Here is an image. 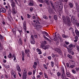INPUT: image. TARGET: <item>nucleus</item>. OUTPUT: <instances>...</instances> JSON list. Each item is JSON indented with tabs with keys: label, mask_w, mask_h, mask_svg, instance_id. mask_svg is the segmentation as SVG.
Wrapping results in <instances>:
<instances>
[{
	"label": "nucleus",
	"mask_w": 79,
	"mask_h": 79,
	"mask_svg": "<svg viewBox=\"0 0 79 79\" xmlns=\"http://www.w3.org/2000/svg\"><path fill=\"white\" fill-rule=\"evenodd\" d=\"M62 19L64 23H66V21H67V23L69 25L71 24V21H70V18L68 17V16H66V19L65 18V16L64 15L62 16Z\"/></svg>",
	"instance_id": "obj_1"
},
{
	"label": "nucleus",
	"mask_w": 79,
	"mask_h": 79,
	"mask_svg": "<svg viewBox=\"0 0 79 79\" xmlns=\"http://www.w3.org/2000/svg\"><path fill=\"white\" fill-rule=\"evenodd\" d=\"M54 40L56 41V44H58L60 42H62V38H61L60 37H59L57 39V38H56L54 39Z\"/></svg>",
	"instance_id": "obj_2"
},
{
	"label": "nucleus",
	"mask_w": 79,
	"mask_h": 79,
	"mask_svg": "<svg viewBox=\"0 0 79 79\" xmlns=\"http://www.w3.org/2000/svg\"><path fill=\"white\" fill-rule=\"evenodd\" d=\"M40 47L41 48H42L43 49L45 50L48 49L49 47H50V46L48 45H45L43 44H41Z\"/></svg>",
	"instance_id": "obj_3"
},
{
	"label": "nucleus",
	"mask_w": 79,
	"mask_h": 79,
	"mask_svg": "<svg viewBox=\"0 0 79 79\" xmlns=\"http://www.w3.org/2000/svg\"><path fill=\"white\" fill-rule=\"evenodd\" d=\"M23 29H24V30L25 32H26V30L27 29V27H26L27 26L26 25V22L24 21L23 22Z\"/></svg>",
	"instance_id": "obj_4"
},
{
	"label": "nucleus",
	"mask_w": 79,
	"mask_h": 79,
	"mask_svg": "<svg viewBox=\"0 0 79 79\" xmlns=\"http://www.w3.org/2000/svg\"><path fill=\"white\" fill-rule=\"evenodd\" d=\"M27 74V72L26 71V70H24L23 73V79H26Z\"/></svg>",
	"instance_id": "obj_5"
},
{
	"label": "nucleus",
	"mask_w": 79,
	"mask_h": 79,
	"mask_svg": "<svg viewBox=\"0 0 79 79\" xmlns=\"http://www.w3.org/2000/svg\"><path fill=\"white\" fill-rule=\"evenodd\" d=\"M76 17L74 16H72L71 17V21L72 23H75V22L76 21Z\"/></svg>",
	"instance_id": "obj_6"
},
{
	"label": "nucleus",
	"mask_w": 79,
	"mask_h": 79,
	"mask_svg": "<svg viewBox=\"0 0 79 79\" xmlns=\"http://www.w3.org/2000/svg\"><path fill=\"white\" fill-rule=\"evenodd\" d=\"M54 50L56 51V52H57L60 55H61V54H62V51H61V50L58 48H55Z\"/></svg>",
	"instance_id": "obj_7"
},
{
	"label": "nucleus",
	"mask_w": 79,
	"mask_h": 79,
	"mask_svg": "<svg viewBox=\"0 0 79 79\" xmlns=\"http://www.w3.org/2000/svg\"><path fill=\"white\" fill-rule=\"evenodd\" d=\"M76 47V45L74 44H70L68 46V48L70 49H73V48H74V47Z\"/></svg>",
	"instance_id": "obj_8"
},
{
	"label": "nucleus",
	"mask_w": 79,
	"mask_h": 79,
	"mask_svg": "<svg viewBox=\"0 0 79 79\" xmlns=\"http://www.w3.org/2000/svg\"><path fill=\"white\" fill-rule=\"evenodd\" d=\"M16 69L18 72L20 73L21 71V68H20V67H19V65H17Z\"/></svg>",
	"instance_id": "obj_9"
},
{
	"label": "nucleus",
	"mask_w": 79,
	"mask_h": 79,
	"mask_svg": "<svg viewBox=\"0 0 79 79\" xmlns=\"http://www.w3.org/2000/svg\"><path fill=\"white\" fill-rule=\"evenodd\" d=\"M28 5L31 6H33L34 5V1L32 0H31L30 1L29 3H28Z\"/></svg>",
	"instance_id": "obj_10"
},
{
	"label": "nucleus",
	"mask_w": 79,
	"mask_h": 79,
	"mask_svg": "<svg viewBox=\"0 0 79 79\" xmlns=\"http://www.w3.org/2000/svg\"><path fill=\"white\" fill-rule=\"evenodd\" d=\"M50 2L52 7V8L54 10V11H56V9H55V6L53 5V2H52V1H50Z\"/></svg>",
	"instance_id": "obj_11"
},
{
	"label": "nucleus",
	"mask_w": 79,
	"mask_h": 79,
	"mask_svg": "<svg viewBox=\"0 0 79 79\" xmlns=\"http://www.w3.org/2000/svg\"><path fill=\"white\" fill-rule=\"evenodd\" d=\"M19 45H23V41L21 40V38H20L19 40Z\"/></svg>",
	"instance_id": "obj_12"
},
{
	"label": "nucleus",
	"mask_w": 79,
	"mask_h": 79,
	"mask_svg": "<svg viewBox=\"0 0 79 79\" xmlns=\"http://www.w3.org/2000/svg\"><path fill=\"white\" fill-rule=\"evenodd\" d=\"M43 37H44V39H45V40H47V41H48L49 42H52V41H51L49 39H48L47 37H46L45 35H43Z\"/></svg>",
	"instance_id": "obj_13"
},
{
	"label": "nucleus",
	"mask_w": 79,
	"mask_h": 79,
	"mask_svg": "<svg viewBox=\"0 0 79 79\" xmlns=\"http://www.w3.org/2000/svg\"><path fill=\"white\" fill-rule=\"evenodd\" d=\"M0 11L2 13H5L6 9L3 8H2L0 9Z\"/></svg>",
	"instance_id": "obj_14"
},
{
	"label": "nucleus",
	"mask_w": 79,
	"mask_h": 79,
	"mask_svg": "<svg viewBox=\"0 0 79 79\" xmlns=\"http://www.w3.org/2000/svg\"><path fill=\"white\" fill-rule=\"evenodd\" d=\"M61 78L62 79H65L66 76H65V74L63 73V74L61 75Z\"/></svg>",
	"instance_id": "obj_15"
},
{
	"label": "nucleus",
	"mask_w": 79,
	"mask_h": 79,
	"mask_svg": "<svg viewBox=\"0 0 79 79\" xmlns=\"http://www.w3.org/2000/svg\"><path fill=\"white\" fill-rule=\"evenodd\" d=\"M12 11H13L14 15H15L16 14V10H15V8H12Z\"/></svg>",
	"instance_id": "obj_16"
},
{
	"label": "nucleus",
	"mask_w": 79,
	"mask_h": 79,
	"mask_svg": "<svg viewBox=\"0 0 79 79\" xmlns=\"http://www.w3.org/2000/svg\"><path fill=\"white\" fill-rule=\"evenodd\" d=\"M30 42L31 44H35V41L32 39H30Z\"/></svg>",
	"instance_id": "obj_17"
},
{
	"label": "nucleus",
	"mask_w": 79,
	"mask_h": 79,
	"mask_svg": "<svg viewBox=\"0 0 79 79\" xmlns=\"http://www.w3.org/2000/svg\"><path fill=\"white\" fill-rule=\"evenodd\" d=\"M11 5L12 8H14L15 6V2L11 3Z\"/></svg>",
	"instance_id": "obj_18"
},
{
	"label": "nucleus",
	"mask_w": 79,
	"mask_h": 79,
	"mask_svg": "<svg viewBox=\"0 0 79 79\" xmlns=\"http://www.w3.org/2000/svg\"><path fill=\"white\" fill-rule=\"evenodd\" d=\"M62 9H63V6H59V11H61Z\"/></svg>",
	"instance_id": "obj_19"
},
{
	"label": "nucleus",
	"mask_w": 79,
	"mask_h": 79,
	"mask_svg": "<svg viewBox=\"0 0 79 79\" xmlns=\"http://www.w3.org/2000/svg\"><path fill=\"white\" fill-rule=\"evenodd\" d=\"M66 74L67 77H70L71 76V75H70V73L69 72H67Z\"/></svg>",
	"instance_id": "obj_20"
},
{
	"label": "nucleus",
	"mask_w": 79,
	"mask_h": 79,
	"mask_svg": "<svg viewBox=\"0 0 79 79\" xmlns=\"http://www.w3.org/2000/svg\"><path fill=\"white\" fill-rule=\"evenodd\" d=\"M75 32L76 34H77V35H79V32L76 29L75 30Z\"/></svg>",
	"instance_id": "obj_21"
},
{
	"label": "nucleus",
	"mask_w": 79,
	"mask_h": 79,
	"mask_svg": "<svg viewBox=\"0 0 79 79\" xmlns=\"http://www.w3.org/2000/svg\"><path fill=\"white\" fill-rule=\"evenodd\" d=\"M69 5L70 6V8H72L73 7V4L71 3H69Z\"/></svg>",
	"instance_id": "obj_22"
},
{
	"label": "nucleus",
	"mask_w": 79,
	"mask_h": 79,
	"mask_svg": "<svg viewBox=\"0 0 79 79\" xmlns=\"http://www.w3.org/2000/svg\"><path fill=\"white\" fill-rule=\"evenodd\" d=\"M29 52H30V50H29V49L25 50V52L26 53V54H27V53H29Z\"/></svg>",
	"instance_id": "obj_23"
},
{
	"label": "nucleus",
	"mask_w": 79,
	"mask_h": 79,
	"mask_svg": "<svg viewBox=\"0 0 79 79\" xmlns=\"http://www.w3.org/2000/svg\"><path fill=\"white\" fill-rule=\"evenodd\" d=\"M69 30H71V31H72V32H73V34H74V29L73 28H72V27L70 28Z\"/></svg>",
	"instance_id": "obj_24"
},
{
	"label": "nucleus",
	"mask_w": 79,
	"mask_h": 79,
	"mask_svg": "<svg viewBox=\"0 0 79 79\" xmlns=\"http://www.w3.org/2000/svg\"><path fill=\"white\" fill-rule=\"evenodd\" d=\"M62 37L63 38H67L68 37V36L67 35H65L64 34H62Z\"/></svg>",
	"instance_id": "obj_25"
},
{
	"label": "nucleus",
	"mask_w": 79,
	"mask_h": 79,
	"mask_svg": "<svg viewBox=\"0 0 79 79\" xmlns=\"http://www.w3.org/2000/svg\"><path fill=\"white\" fill-rule=\"evenodd\" d=\"M76 8H79V4L77 2H76L75 3Z\"/></svg>",
	"instance_id": "obj_26"
},
{
	"label": "nucleus",
	"mask_w": 79,
	"mask_h": 79,
	"mask_svg": "<svg viewBox=\"0 0 79 79\" xmlns=\"http://www.w3.org/2000/svg\"><path fill=\"white\" fill-rule=\"evenodd\" d=\"M54 18L55 20H57V19H58V16H57V15H55L54 16Z\"/></svg>",
	"instance_id": "obj_27"
},
{
	"label": "nucleus",
	"mask_w": 79,
	"mask_h": 79,
	"mask_svg": "<svg viewBox=\"0 0 79 79\" xmlns=\"http://www.w3.org/2000/svg\"><path fill=\"white\" fill-rule=\"evenodd\" d=\"M46 44H47V41H44L42 43L41 45H46Z\"/></svg>",
	"instance_id": "obj_28"
},
{
	"label": "nucleus",
	"mask_w": 79,
	"mask_h": 79,
	"mask_svg": "<svg viewBox=\"0 0 79 79\" xmlns=\"http://www.w3.org/2000/svg\"><path fill=\"white\" fill-rule=\"evenodd\" d=\"M76 48L77 52H79V46L77 45L76 46Z\"/></svg>",
	"instance_id": "obj_29"
},
{
	"label": "nucleus",
	"mask_w": 79,
	"mask_h": 79,
	"mask_svg": "<svg viewBox=\"0 0 79 79\" xmlns=\"http://www.w3.org/2000/svg\"><path fill=\"white\" fill-rule=\"evenodd\" d=\"M16 30L15 29H13L12 32L15 34H16Z\"/></svg>",
	"instance_id": "obj_30"
},
{
	"label": "nucleus",
	"mask_w": 79,
	"mask_h": 79,
	"mask_svg": "<svg viewBox=\"0 0 79 79\" xmlns=\"http://www.w3.org/2000/svg\"><path fill=\"white\" fill-rule=\"evenodd\" d=\"M68 51L69 53H71V52H72V49H71L70 48H68Z\"/></svg>",
	"instance_id": "obj_31"
},
{
	"label": "nucleus",
	"mask_w": 79,
	"mask_h": 79,
	"mask_svg": "<svg viewBox=\"0 0 79 79\" xmlns=\"http://www.w3.org/2000/svg\"><path fill=\"white\" fill-rule=\"evenodd\" d=\"M75 67V65H71L69 67V68H70V69H72V68H74Z\"/></svg>",
	"instance_id": "obj_32"
},
{
	"label": "nucleus",
	"mask_w": 79,
	"mask_h": 79,
	"mask_svg": "<svg viewBox=\"0 0 79 79\" xmlns=\"http://www.w3.org/2000/svg\"><path fill=\"white\" fill-rule=\"evenodd\" d=\"M67 56L69 58H70V59H72V58H73V57L72 56L70 55L69 54L67 55Z\"/></svg>",
	"instance_id": "obj_33"
},
{
	"label": "nucleus",
	"mask_w": 79,
	"mask_h": 79,
	"mask_svg": "<svg viewBox=\"0 0 79 79\" xmlns=\"http://www.w3.org/2000/svg\"><path fill=\"white\" fill-rule=\"evenodd\" d=\"M43 18L44 19H48V18L46 15H43Z\"/></svg>",
	"instance_id": "obj_34"
},
{
	"label": "nucleus",
	"mask_w": 79,
	"mask_h": 79,
	"mask_svg": "<svg viewBox=\"0 0 79 79\" xmlns=\"http://www.w3.org/2000/svg\"><path fill=\"white\" fill-rule=\"evenodd\" d=\"M43 66H44V68L46 69H48V68H47V66L46 65V64H44Z\"/></svg>",
	"instance_id": "obj_35"
},
{
	"label": "nucleus",
	"mask_w": 79,
	"mask_h": 79,
	"mask_svg": "<svg viewBox=\"0 0 79 79\" xmlns=\"http://www.w3.org/2000/svg\"><path fill=\"white\" fill-rule=\"evenodd\" d=\"M22 57H24V51H22Z\"/></svg>",
	"instance_id": "obj_36"
},
{
	"label": "nucleus",
	"mask_w": 79,
	"mask_h": 79,
	"mask_svg": "<svg viewBox=\"0 0 79 79\" xmlns=\"http://www.w3.org/2000/svg\"><path fill=\"white\" fill-rule=\"evenodd\" d=\"M33 22H34V23H36V25H37V24H38V23L39 24V21H37V22H36L35 20H34Z\"/></svg>",
	"instance_id": "obj_37"
},
{
	"label": "nucleus",
	"mask_w": 79,
	"mask_h": 79,
	"mask_svg": "<svg viewBox=\"0 0 79 79\" xmlns=\"http://www.w3.org/2000/svg\"><path fill=\"white\" fill-rule=\"evenodd\" d=\"M12 55L11 53H10L9 55H8V58H11V57H12Z\"/></svg>",
	"instance_id": "obj_38"
},
{
	"label": "nucleus",
	"mask_w": 79,
	"mask_h": 79,
	"mask_svg": "<svg viewBox=\"0 0 79 79\" xmlns=\"http://www.w3.org/2000/svg\"><path fill=\"white\" fill-rule=\"evenodd\" d=\"M44 76L45 78H48V76L45 73H44Z\"/></svg>",
	"instance_id": "obj_39"
},
{
	"label": "nucleus",
	"mask_w": 79,
	"mask_h": 79,
	"mask_svg": "<svg viewBox=\"0 0 79 79\" xmlns=\"http://www.w3.org/2000/svg\"><path fill=\"white\" fill-rule=\"evenodd\" d=\"M3 39V37L2 35H0V39L1 40H2V39Z\"/></svg>",
	"instance_id": "obj_40"
},
{
	"label": "nucleus",
	"mask_w": 79,
	"mask_h": 79,
	"mask_svg": "<svg viewBox=\"0 0 79 79\" xmlns=\"http://www.w3.org/2000/svg\"><path fill=\"white\" fill-rule=\"evenodd\" d=\"M72 71L73 73V74H76V71L74 70L73 69L72 70Z\"/></svg>",
	"instance_id": "obj_41"
},
{
	"label": "nucleus",
	"mask_w": 79,
	"mask_h": 79,
	"mask_svg": "<svg viewBox=\"0 0 79 79\" xmlns=\"http://www.w3.org/2000/svg\"><path fill=\"white\" fill-rule=\"evenodd\" d=\"M66 66H67V68H69V63H66Z\"/></svg>",
	"instance_id": "obj_42"
},
{
	"label": "nucleus",
	"mask_w": 79,
	"mask_h": 79,
	"mask_svg": "<svg viewBox=\"0 0 79 79\" xmlns=\"http://www.w3.org/2000/svg\"><path fill=\"white\" fill-rule=\"evenodd\" d=\"M48 58L49 60H52V57L51 56H48Z\"/></svg>",
	"instance_id": "obj_43"
},
{
	"label": "nucleus",
	"mask_w": 79,
	"mask_h": 79,
	"mask_svg": "<svg viewBox=\"0 0 79 79\" xmlns=\"http://www.w3.org/2000/svg\"><path fill=\"white\" fill-rule=\"evenodd\" d=\"M45 34V35H46V36H47V37H48V36H49V35H48V33H47V32H46Z\"/></svg>",
	"instance_id": "obj_44"
},
{
	"label": "nucleus",
	"mask_w": 79,
	"mask_h": 79,
	"mask_svg": "<svg viewBox=\"0 0 79 79\" xmlns=\"http://www.w3.org/2000/svg\"><path fill=\"white\" fill-rule=\"evenodd\" d=\"M51 65L52 66V67H53L54 63L53 62V61H52L51 62Z\"/></svg>",
	"instance_id": "obj_45"
},
{
	"label": "nucleus",
	"mask_w": 79,
	"mask_h": 79,
	"mask_svg": "<svg viewBox=\"0 0 79 79\" xmlns=\"http://www.w3.org/2000/svg\"><path fill=\"white\" fill-rule=\"evenodd\" d=\"M39 1L40 2L42 3H44V1L43 0H39Z\"/></svg>",
	"instance_id": "obj_46"
},
{
	"label": "nucleus",
	"mask_w": 79,
	"mask_h": 79,
	"mask_svg": "<svg viewBox=\"0 0 79 79\" xmlns=\"http://www.w3.org/2000/svg\"><path fill=\"white\" fill-rule=\"evenodd\" d=\"M57 76L60 77V72H58L57 73Z\"/></svg>",
	"instance_id": "obj_47"
},
{
	"label": "nucleus",
	"mask_w": 79,
	"mask_h": 79,
	"mask_svg": "<svg viewBox=\"0 0 79 79\" xmlns=\"http://www.w3.org/2000/svg\"><path fill=\"white\" fill-rule=\"evenodd\" d=\"M77 12L79 13V7H76V8Z\"/></svg>",
	"instance_id": "obj_48"
},
{
	"label": "nucleus",
	"mask_w": 79,
	"mask_h": 79,
	"mask_svg": "<svg viewBox=\"0 0 79 79\" xmlns=\"http://www.w3.org/2000/svg\"><path fill=\"white\" fill-rule=\"evenodd\" d=\"M37 79H40V75H38L37 76Z\"/></svg>",
	"instance_id": "obj_49"
},
{
	"label": "nucleus",
	"mask_w": 79,
	"mask_h": 79,
	"mask_svg": "<svg viewBox=\"0 0 79 79\" xmlns=\"http://www.w3.org/2000/svg\"><path fill=\"white\" fill-rule=\"evenodd\" d=\"M27 16L28 18H31V15H29V14H27Z\"/></svg>",
	"instance_id": "obj_50"
},
{
	"label": "nucleus",
	"mask_w": 79,
	"mask_h": 79,
	"mask_svg": "<svg viewBox=\"0 0 79 79\" xmlns=\"http://www.w3.org/2000/svg\"><path fill=\"white\" fill-rule=\"evenodd\" d=\"M51 56L52 57V58H55V54H54L53 53H52V55H51Z\"/></svg>",
	"instance_id": "obj_51"
},
{
	"label": "nucleus",
	"mask_w": 79,
	"mask_h": 79,
	"mask_svg": "<svg viewBox=\"0 0 79 79\" xmlns=\"http://www.w3.org/2000/svg\"><path fill=\"white\" fill-rule=\"evenodd\" d=\"M76 71H79V68L76 67Z\"/></svg>",
	"instance_id": "obj_52"
},
{
	"label": "nucleus",
	"mask_w": 79,
	"mask_h": 79,
	"mask_svg": "<svg viewBox=\"0 0 79 79\" xmlns=\"http://www.w3.org/2000/svg\"><path fill=\"white\" fill-rule=\"evenodd\" d=\"M18 31L19 32L20 34L22 33L23 31L22 30H18Z\"/></svg>",
	"instance_id": "obj_53"
},
{
	"label": "nucleus",
	"mask_w": 79,
	"mask_h": 79,
	"mask_svg": "<svg viewBox=\"0 0 79 79\" xmlns=\"http://www.w3.org/2000/svg\"><path fill=\"white\" fill-rule=\"evenodd\" d=\"M36 50H37L38 52H39L40 51H41L40 49H39V48H37L36 49Z\"/></svg>",
	"instance_id": "obj_54"
},
{
	"label": "nucleus",
	"mask_w": 79,
	"mask_h": 79,
	"mask_svg": "<svg viewBox=\"0 0 79 79\" xmlns=\"http://www.w3.org/2000/svg\"><path fill=\"white\" fill-rule=\"evenodd\" d=\"M13 57H14V61H15L16 60V56H13Z\"/></svg>",
	"instance_id": "obj_55"
},
{
	"label": "nucleus",
	"mask_w": 79,
	"mask_h": 79,
	"mask_svg": "<svg viewBox=\"0 0 79 79\" xmlns=\"http://www.w3.org/2000/svg\"><path fill=\"white\" fill-rule=\"evenodd\" d=\"M28 74V75H32V72H29Z\"/></svg>",
	"instance_id": "obj_56"
},
{
	"label": "nucleus",
	"mask_w": 79,
	"mask_h": 79,
	"mask_svg": "<svg viewBox=\"0 0 79 79\" xmlns=\"http://www.w3.org/2000/svg\"><path fill=\"white\" fill-rule=\"evenodd\" d=\"M32 10H33V8L31 7L30 10V11H32Z\"/></svg>",
	"instance_id": "obj_57"
},
{
	"label": "nucleus",
	"mask_w": 79,
	"mask_h": 79,
	"mask_svg": "<svg viewBox=\"0 0 79 79\" xmlns=\"http://www.w3.org/2000/svg\"><path fill=\"white\" fill-rule=\"evenodd\" d=\"M44 2L45 3H48V1L47 0H45L44 1Z\"/></svg>",
	"instance_id": "obj_58"
},
{
	"label": "nucleus",
	"mask_w": 79,
	"mask_h": 79,
	"mask_svg": "<svg viewBox=\"0 0 79 79\" xmlns=\"http://www.w3.org/2000/svg\"><path fill=\"white\" fill-rule=\"evenodd\" d=\"M27 57H30V54H29V53H27Z\"/></svg>",
	"instance_id": "obj_59"
},
{
	"label": "nucleus",
	"mask_w": 79,
	"mask_h": 79,
	"mask_svg": "<svg viewBox=\"0 0 79 79\" xmlns=\"http://www.w3.org/2000/svg\"><path fill=\"white\" fill-rule=\"evenodd\" d=\"M38 54L39 55H41V54H42V51H40V52H39V53H38Z\"/></svg>",
	"instance_id": "obj_60"
},
{
	"label": "nucleus",
	"mask_w": 79,
	"mask_h": 79,
	"mask_svg": "<svg viewBox=\"0 0 79 79\" xmlns=\"http://www.w3.org/2000/svg\"><path fill=\"white\" fill-rule=\"evenodd\" d=\"M10 2L11 3L15 2H14V1L13 0H10Z\"/></svg>",
	"instance_id": "obj_61"
},
{
	"label": "nucleus",
	"mask_w": 79,
	"mask_h": 79,
	"mask_svg": "<svg viewBox=\"0 0 79 79\" xmlns=\"http://www.w3.org/2000/svg\"><path fill=\"white\" fill-rule=\"evenodd\" d=\"M32 18H33V19H35V18H36L35 17V16H33L32 17Z\"/></svg>",
	"instance_id": "obj_62"
},
{
	"label": "nucleus",
	"mask_w": 79,
	"mask_h": 79,
	"mask_svg": "<svg viewBox=\"0 0 79 79\" xmlns=\"http://www.w3.org/2000/svg\"><path fill=\"white\" fill-rule=\"evenodd\" d=\"M6 68H10V66L9 65H6Z\"/></svg>",
	"instance_id": "obj_63"
},
{
	"label": "nucleus",
	"mask_w": 79,
	"mask_h": 79,
	"mask_svg": "<svg viewBox=\"0 0 79 79\" xmlns=\"http://www.w3.org/2000/svg\"><path fill=\"white\" fill-rule=\"evenodd\" d=\"M14 73H15V72L14 71H12L11 72V74L12 75L14 74Z\"/></svg>",
	"instance_id": "obj_64"
}]
</instances>
